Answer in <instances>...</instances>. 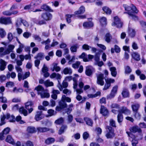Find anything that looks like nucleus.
<instances>
[{
	"instance_id": "nucleus-1",
	"label": "nucleus",
	"mask_w": 146,
	"mask_h": 146,
	"mask_svg": "<svg viewBox=\"0 0 146 146\" xmlns=\"http://www.w3.org/2000/svg\"><path fill=\"white\" fill-rule=\"evenodd\" d=\"M74 82L73 83V88L76 91L78 94H81L83 92V90L82 88L84 85L83 83L82 82H80L79 84V86L80 88L79 89H77L78 84L77 83V80L76 78H72V76H68L65 77V80L66 81H70L72 80Z\"/></svg>"
},
{
	"instance_id": "nucleus-2",
	"label": "nucleus",
	"mask_w": 146,
	"mask_h": 146,
	"mask_svg": "<svg viewBox=\"0 0 146 146\" xmlns=\"http://www.w3.org/2000/svg\"><path fill=\"white\" fill-rule=\"evenodd\" d=\"M15 47L14 45L11 44L9 45L7 48L5 50L3 47H0V56H2L9 54L13 51Z\"/></svg>"
},
{
	"instance_id": "nucleus-3",
	"label": "nucleus",
	"mask_w": 146,
	"mask_h": 146,
	"mask_svg": "<svg viewBox=\"0 0 146 146\" xmlns=\"http://www.w3.org/2000/svg\"><path fill=\"white\" fill-rule=\"evenodd\" d=\"M130 131L131 132L135 133L138 132L139 133V136H136L135 137V139L137 138L138 139H142V135L141 133V130L137 126H133L131 127L129 129Z\"/></svg>"
},
{
	"instance_id": "nucleus-4",
	"label": "nucleus",
	"mask_w": 146,
	"mask_h": 146,
	"mask_svg": "<svg viewBox=\"0 0 146 146\" xmlns=\"http://www.w3.org/2000/svg\"><path fill=\"white\" fill-rule=\"evenodd\" d=\"M114 21L112 23L111 25L113 26L116 27L118 28H121L123 25L122 23L121 22L120 19L117 16L113 18Z\"/></svg>"
},
{
	"instance_id": "nucleus-5",
	"label": "nucleus",
	"mask_w": 146,
	"mask_h": 146,
	"mask_svg": "<svg viewBox=\"0 0 146 146\" xmlns=\"http://www.w3.org/2000/svg\"><path fill=\"white\" fill-rule=\"evenodd\" d=\"M106 129H108V132L106 134V136L107 138H111L114 137L115 134L114 133V131L112 129V128L109 126H107L106 127Z\"/></svg>"
},
{
	"instance_id": "nucleus-6",
	"label": "nucleus",
	"mask_w": 146,
	"mask_h": 146,
	"mask_svg": "<svg viewBox=\"0 0 146 146\" xmlns=\"http://www.w3.org/2000/svg\"><path fill=\"white\" fill-rule=\"evenodd\" d=\"M0 23L5 25L12 24L11 18L10 17L1 18H0Z\"/></svg>"
},
{
	"instance_id": "nucleus-7",
	"label": "nucleus",
	"mask_w": 146,
	"mask_h": 146,
	"mask_svg": "<svg viewBox=\"0 0 146 146\" xmlns=\"http://www.w3.org/2000/svg\"><path fill=\"white\" fill-rule=\"evenodd\" d=\"M117 89L118 86H115L113 87L109 95L107 96V98L111 99L114 98L117 93Z\"/></svg>"
},
{
	"instance_id": "nucleus-8",
	"label": "nucleus",
	"mask_w": 146,
	"mask_h": 146,
	"mask_svg": "<svg viewBox=\"0 0 146 146\" xmlns=\"http://www.w3.org/2000/svg\"><path fill=\"white\" fill-rule=\"evenodd\" d=\"M94 68L91 66H88L86 67V74L88 76L92 75L94 71Z\"/></svg>"
},
{
	"instance_id": "nucleus-9",
	"label": "nucleus",
	"mask_w": 146,
	"mask_h": 146,
	"mask_svg": "<svg viewBox=\"0 0 146 146\" xmlns=\"http://www.w3.org/2000/svg\"><path fill=\"white\" fill-rule=\"evenodd\" d=\"M97 83L101 86H103L104 84V75L102 74H99L97 76Z\"/></svg>"
},
{
	"instance_id": "nucleus-10",
	"label": "nucleus",
	"mask_w": 146,
	"mask_h": 146,
	"mask_svg": "<svg viewBox=\"0 0 146 146\" xmlns=\"http://www.w3.org/2000/svg\"><path fill=\"white\" fill-rule=\"evenodd\" d=\"M43 118L42 112L41 111H37L35 115L34 119L36 121L41 120Z\"/></svg>"
},
{
	"instance_id": "nucleus-11",
	"label": "nucleus",
	"mask_w": 146,
	"mask_h": 146,
	"mask_svg": "<svg viewBox=\"0 0 146 146\" xmlns=\"http://www.w3.org/2000/svg\"><path fill=\"white\" fill-rule=\"evenodd\" d=\"M38 95H40L42 98H48L50 96L49 94L47 92L46 90H44L41 92H39Z\"/></svg>"
},
{
	"instance_id": "nucleus-12",
	"label": "nucleus",
	"mask_w": 146,
	"mask_h": 146,
	"mask_svg": "<svg viewBox=\"0 0 146 146\" xmlns=\"http://www.w3.org/2000/svg\"><path fill=\"white\" fill-rule=\"evenodd\" d=\"M52 94L51 95L52 98L54 100H56L57 99V94H60V92L58 90L52 88Z\"/></svg>"
},
{
	"instance_id": "nucleus-13",
	"label": "nucleus",
	"mask_w": 146,
	"mask_h": 146,
	"mask_svg": "<svg viewBox=\"0 0 146 146\" xmlns=\"http://www.w3.org/2000/svg\"><path fill=\"white\" fill-rule=\"evenodd\" d=\"M131 56L135 60L139 61L140 60V55L138 52H133L131 54Z\"/></svg>"
},
{
	"instance_id": "nucleus-14",
	"label": "nucleus",
	"mask_w": 146,
	"mask_h": 146,
	"mask_svg": "<svg viewBox=\"0 0 146 146\" xmlns=\"http://www.w3.org/2000/svg\"><path fill=\"white\" fill-rule=\"evenodd\" d=\"M36 129L38 133H43L45 132L50 130V129L46 127H38L36 128Z\"/></svg>"
},
{
	"instance_id": "nucleus-15",
	"label": "nucleus",
	"mask_w": 146,
	"mask_h": 146,
	"mask_svg": "<svg viewBox=\"0 0 146 146\" xmlns=\"http://www.w3.org/2000/svg\"><path fill=\"white\" fill-rule=\"evenodd\" d=\"M85 8L83 6H81L78 10L74 12L75 15H78L83 14L85 12Z\"/></svg>"
},
{
	"instance_id": "nucleus-16",
	"label": "nucleus",
	"mask_w": 146,
	"mask_h": 146,
	"mask_svg": "<svg viewBox=\"0 0 146 146\" xmlns=\"http://www.w3.org/2000/svg\"><path fill=\"white\" fill-rule=\"evenodd\" d=\"M27 132L29 133L32 134L36 132V129L33 126H28L26 130Z\"/></svg>"
},
{
	"instance_id": "nucleus-17",
	"label": "nucleus",
	"mask_w": 146,
	"mask_h": 146,
	"mask_svg": "<svg viewBox=\"0 0 146 146\" xmlns=\"http://www.w3.org/2000/svg\"><path fill=\"white\" fill-rule=\"evenodd\" d=\"M5 141L13 145H14L15 144L14 139L10 135H9L7 136L5 139Z\"/></svg>"
},
{
	"instance_id": "nucleus-18",
	"label": "nucleus",
	"mask_w": 146,
	"mask_h": 146,
	"mask_svg": "<svg viewBox=\"0 0 146 146\" xmlns=\"http://www.w3.org/2000/svg\"><path fill=\"white\" fill-rule=\"evenodd\" d=\"M52 17V15L49 13H43L42 15V18L46 21L50 19Z\"/></svg>"
},
{
	"instance_id": "nucleus-19",
	"label": "nucleus",
	"mask_w": 146,
	"mask_h": 146,
	"mask_svg": "<svg viewBox=\"0 0 146 146\" xmlns=\"http://www.w3.org/2000/svg\"><path fill=\"white\" fill-rule=\"evenodd\" d=\"M123 6L125 9V10L128 11L127 12H125L124 13H127L129 15H132L131 12V6H130L125 4L123 5Z\"/></svg>"
},
{
	"instance_id": "nucleus-20",
	"label": "nucleus",
	"mask_w": 146,
	"mask_h": 146,
	"mask_svg": "<svg viewBox=\"0 0 146 146\" xmlns=\"http://www.w3.org/2000/svg\"><path fill=\"white\" fill-rule=\"evenodd\" d=\"M100 113L104 116H106L108 114V112L106 108L101 106L100 110Z\"/></svg>"
},
{
	"instance_id": "nucleus-21",
	"label": "nucleus",
	"mask_w": 146,
	"mask_h": 146,
	"mask_svg": "<svg viewBox=\"0 0 146 146\" xmlns=\"http://www.w3.org/2000/svg\"><path fill=\"white\" fill-rule=\"evenodd\" d=\"M19 112L22 114H23L24 116H27L28 115L27 111L26 110L24 107H21L19 109Z\"/></svg>"
},
{
	"instance_id": "nucleus-22",
	"label": "nucleus",
	"mask_w": 146,
	"mask_h": 146,
	"mask_svg": "<svg viewBox=\"0 0 146 146\" xmlns=\"http://www.w3.org/2000/svg\"><path fill=\"white\" fill-rule=\"evenodd\" d=\"M6 118L9 119V121L11 122H13L15 120V117L13 115H11L9 113L6 114Z\"/></svg>"
},
{
	"instance_id": "nucleus-23",
	"label": "nucleus",
	"mask_w": 146,
	"mask_h": 146,
	"mask_svg": "<svg viewBox=\"0 0 146 146\" xmlns=\"http://www.w3.org/2000/svg\"><path fill=\"white\" fill-rule=\"evenodd\" d=\"M100 22L102 26H105L107 23V19L106 18L104 17H101L100 19Z\"/></svg>"
},
{
	"instance_id": "nucleus-24",
	"label": "nucleus",
	"mask_w": 146,
	"mask_h": 146,
	"mask_svg": "<svg viewBox=\"0 0 146 146\" xmlns=\"http://www.w3.org/2000/svg\"><path fill=\"white\" fill-rule=\"evenodd\" d=\"M83 25L84 28H90L93 27L94 24L92 22L90 21L84 23Z\"/></svg>"
},
{
	"instance_id": "nucleus-25",
	"label": "nucleus",
	"mask_w": 146,
	"mask_h": 146,
	"mask_svg": "<svg viewBox=\"0 0 146 146\" xmlns=\"http://www.w3.org/2000/svg\"><path fill=\"white\" fill-rule=\"evenodd\" d=\"M115 52L117 53H119L120 52V48L118 46L116 45L114 46V49L113 48H111V53H113Z\"/></svg>"
},
{
	"instance_id": "nucleus-26",
	"label": "nucleus",
	"mask_w": 146,
	"mask_h": 146,
	"mask_svg": "<svg viewBox=\"0 0 146 146\" xmlns=\"http://www.w3.org/2000/svg\"><path fill=\"white\" fill-rule=\"evenodd\" d=\"M67 126L66 125H62L59 130L58 134L60 135H61L64 133L65 130L67 129Z\"/></svg>"
},
{
	"instance_id": "nucleus-27",
	"label": "nucleus",
	"mask_w": 146,
	"mask_h": 146,
	"mask_svg": "<svg viewBox=\"0 0 146 146\" xmlns=\"http://www.w3.org/2000/svg\"><path fill=\"white\" fill-rule=\"evenodd\" d=\"M52 65L53 67L51 69L52 71H54L55 70L56 72H58L60 70V68L57 66V64L53 63Z\"/></svg>"
},
{
	"instance_id": "nucleus-28",
	"label": "nucleus",
	"mask_w": 146,
	"mask_h": 146,
	"mask_svg": "<svg viewBox=\"0 0 146 146\" xmlns=\"http://www.w3.org/2000/svg\"><path fill=\"white\" fill-rule=\"evenodd\" d=\"M72 70L70 68H66L63 70V72L65 74H71L72 73Z\"/></svg>"
},
{
	"instance_id": "nucleus-29",
	"label": "nucleus",
	"mask_w": 146,
	"mask_h": 146,
	"mask_svg": "<svg viewBox=\"0 0 146 146\" xmlns=\"http://www.w3.org/2000/svg\"><path fill=\"white\" fill-rule=\"evenodd\" d=\"M102 10L107 14L110 15L111 13V9L107 6H104L102 7Z\"/></svg>"
},
{
	"instance_id": "nucleus-30",
	"label": "nucleus",
	"mask_w": 146,
	"mask_h": 146,
	"mask_svg": "<svg viewBox=\"0 0 146 146\" xmlns=\"http://www.w3.org/2000/svg\"><path fill=\"white\" fill-rule=\"evenodd\" d=\"M128 33L130 36L131 37H133L135 35V31L133 29L129 28Z\"/></svg>"
},
{
	"instance_id": "nucleus-31",
	"label": "nucleus",
	"mask_w": 146,
	"mask_h": 146,
	"mask_svg": "<svg viewBox=\"0 0 146 146\" xmlns=\"http://www.w3.org/2000/svg\"><path fill=\"white\" fill-rule=\"evenodd\" d=\"M55 141V140L54 138L50 137L46 139L45 142L46 144L49 145L53 143Z\"/></svg>"
},
{
	"instance_id": "nucleus-32",
	"label": "nucleus",
	"mask_w": 146,
	"mask_h": 146,
	"mask_svg": "<svg viewBox=\"0 0 146 146\" xmlns=\"http://www.w3.org/2000/svg\"><path fill=\"white\" fill-rule=\"evenodd\" d=\"M61 100L62 101L64 102L70 103L71 102V99L70 98L66 96L65 95H62Z\"/></svg>"
},
{
	"instance_id": "nucleus-33",
	"label": "nucleus",
	"mask_w": 146,
	"mask_h": 146,
	"mask_svg": "<svg viewBox=\"0 0 146 146\" xmlns=\"http://www.w3.org/2000/svg\"><path fill=\"white\" fill-rule=\"evenodd\" d=\"M101 92H98L94 94H89L88 95V97L89 98H96L98 96H100Z\"/></svg>"
},
{
	"instance_id": "nucleus-34",
	"label": "nucleus",
	"mask_w": 146,
	"mask_h": 146,
	"mask_svg": "<svg viewBox=\"0 0 146 146\" xmlns=\"http://www.w3.org/2000/svg\"><path fill=\"white\" fill-rule=\"evenodd\" d=\"M79 57L80 58H82L84 62H86L89 61L87 58V55H86V54L84 52L82 53V54L79 56Z\"/></svg>"
},
{
	"instance_id": "nucleus-35",
	"label": "nucleus",
	"mask_w": 146,
	"mask_h": 146,
	"mask_svg": "<svg viewBox=\"0 0 146 146\" xmlns=\"http://www.w3.org/2000/svg\"><path fill=\"white\" fill-rule=\"evenodd\" d=\"M64 119L62 117H61L56 119L54 121V123L57 125H60L63 123Z\"/></svg>"
},
{
	"instance_id": "nucleus-36",
	"label": "nucleus",
	"mask_w": 146,
	"mask_h": 146,
	"mask_svg": "<svg viewBox=\"0 0 146 146\" xmlns=\"http://www.w3.org/2000/svg\"><path fill=\"white\" fill-rule=\"evenodd\" d=\"M41 0H33L31 3L32 6H36L39 5L41 3Z\"/></svg>"
},
{
	"instance_id": "nucleus-37",
	"label": "nucleus",
	"mask_w": 146,
	"mask_h": 146,
	"mask_svg": "<svg viewBox=\"0 0 146 146\" xmlns=\"http://www.w3.org/2000/svg\"><path fill=\"white\" fill-rule=\"evenodd\" d=\"M84 120L86 121L87 124L88 125L92 126L93 124L92 120L89 118L85 117L84 118Z\"/></svg>"
},
{
	"instance_id": "nucleus-38",
	"label": "nucleus",
	"mask_w": 146,
	"mask_h": 146,
	"mask_svg": "<svg viewBox=\"0 0 146 146\" xmlns=\"http://www.w3.org/2000/svg\"><path fill=\"white\" fill-rule=\"evenodd\" d=\"M123 96L124 98H127L129 97V91L126 89L124 90L121 93Z\"/></svg>"
},
{
	"instance_id": "nucleus-39",
	"label": "nucleus",
	"mask_w": 146,
	"mask_h": 146,
	"mask_svg": "<svg viewBox=\"0 0 146 146\" xmlns=\"http://www.w3.org/2000/svg\"><path fill=\"white\" fill-rule=\"evenodd\" d=\"M110 70L111 71V74L112 76L115 77L117 74V72L115 68V67L110 68Z\"/></svg>"
},
{
	"instance_id": "nucleus-40",
	"label": "nucleus",
	"mask_w": 146,
	"mask_h": 146,
	"mask_svg": "<svg viewBox=\"0 0 146 146\" xmlns=\"http://www.w3.org/2000/svg\"><path fill=\"white\" fill-rule=\"evenodd\" d=\"M44 54L42 53H38L37 55L35 56V58L36 59H39L40 60H41L43 59L44 58Z\"/></svg>"
},
{
	"instance_id": "nucleus-41",
	"label": "nucleus",
	"mask_w": 146,
	"mask_h": 146,
	"mask_svg": "<svg viewBox=\"0 0 146 146\" xmlns=\"http://www.w3.org/2000/svg\"><path fill=\"white\" fill-rule=\"evenodd\" d=\"M78 48V45L77 44H75L72 46L70 48V49L72 52H76L77 49Z\"/></svg>"
},
{
	"instance_id": "nucleus-42",
	"label": "nucleus",
	"mask_w": 146,
	"mask_h": 146,
	"mask_svg": "<svg viewBox=\"0 0 146 146\" xmlns=\"http://www.w3.org/2000/svg\"><path fill=\"white\" fill-rule=\"evenodd\" d=\"M59 106L61 107V108H62L63 109L66 108L67 107V104L66 103L63 101H62L61 100V101H60L59 103Z\"/></svg>"
},
{
	"instance_id": "nucleus-43",
	"label": "nucleus",
	"mask_w": 146,
	"mask_h": 146,
	"mask_svg": "<svg viewBox=\"0 0 146 146\" xmlns=\"http://www.w3.org/2000/svg\"><path fill=\"white\" fill-rule=\"evenodd\" d=\"M139 105L138 104H135L131 106L132 108L133 111L134 112H137L139 108Z\"/></svg>"
},
{
	"instance_id": "nucleus-44",
	"label": "nucleus",
	"mask_w": 146,
	"mask_h": 146,
	"mask_svg": "<svg viewBox=\"0 0 146 146\" xmlns=\"http://www.w3.org/2000/svg\"><path fill=\"white\" fill-rule=\"evenodd\" d=\"M74 106V105L73 104H70L68 108L66 109V112L68 114H70L72 110V108Z\"/></svg>"
},
{
	"instance_id": "nucleus-45",
	"label": "nucleus",
	"mask_w": 146,
	"mask_h": 146,
	"mask_svg": "<svg viewBox=\"0 0 146 146\" xmlns=\"http://www.w3.org/2000/svg\"><path fill=\"white\" fill-rule=\"evenodd\" d=\"M22 21H23V19L21 18L17 19L16 23V26L17 27H18L21 25V23H22Z\"/></svg>"
},
{
	"instance_id": "nucleus-46",
	"label": "nucleus",
	"mask_w": 146,
	"mask_h": 146,
	"mask_svg": "<svg viewBox=\"0 0 146 146\" xmlns=\"http://www.w3.org/2000/svg\"><path fill=\"white\" fill-rule=\"evenodd\" d=\"M6 33L3 28H0V36L1 38H3L6 35Z\"/></svg>"
},
{
	"instance_id": "nucleus-47",
	"label": "nucleus",
	"mask_w": 146,
	"mask_h": 146,
	"mask_svg": "<svg viewBox=\"0 0 146 146\" xmlns=\"http://www.w3.org/2000/svg\"><path fill=\"white\" fill-rule=\"evenodd\" d=\"M35 89L38 91V95L39 92H41L44 90V88L40 85H38L35 88Z\"/></svg>"
},
{
	"instance_id": "nucleus-48",
	"label": "nucleus",
	"mask_w": 146,
	"mask_h": 146,
	"mask_svg": "<svg viewBox=\"0 0 146 146\" xmlns=\"http://www.w3.org/2000/svg\"><path fill=\"white\" fill-rule=\"evenodd\" d=\"M53 83L52 82H50L49 80H47L44 82V85L47 87L51 86H53Z\"/></svg>"
},
{
	"instance_id": "nucleus-49",
	"label": "nucleus",
	"mask_w": 146,
	"mask_h": 146,
	"mask_svg": "<svg viewBox=\"0 0 146 146\" xmlns=\"http://www.w3.org/2000/svg\"><path fill=\"white\" fill-rule=\"evenodd\" d=\"M23 90L21 88H17L16 87H14L13 90L14 93H22L23 92Z\"/></svg>"
},
{
	"instance_id": "nucleus-50",
	"label": "nucleus",
	"mask_w": 146,
	"mask_h": 146,
	"mask_svg": "<svg viewBox=\"0 0 146 146\" xmlns=\"http://www.w3.org/2000/svg\"><path fill=\"white\" fill-rule=\"evenodd\" d=\"M125 73L126 74H129L132 71L130 67L128 66H126L125 67Z\"/></svg>"
},
{
	"instance_id": "nucleus-51",
	"label": "nucleus",
	"mask_w": 146,
	"mask_h": 146,
	"mask_svg": "<svg viewBox=\"0 0 146 146\" xmlns=\"http://www.w3.org/2000/svg\"><path fill=\"white\" fill-rule=\"evenodd\" d=\"M47 113L48 114V116H51L55 115L56 113L54 110L50 109L48 110Z\"/></svg>"
},
{
	"instance_id": "nucleus-52",
	"label": "nucleus",
	"mask_w": 146,
	"mask_h": 146,
	"mask_svg": "<svg viewBox=\"0 0 146 146\" xmlns=\"http://www.w3.org/2000/svg\"><path fill=\"white\" fill-rule=\"evenodd\" d=\"M111 38V36L109 33H107L105 36V40L107 42H109Z\"/></svg>"
},
{
	"instance_id": "nucleus-53",
	"label": "nucleus",
	"mask_w": 146,
	"mask_h": 146,
	"mask_svg": "<svg viewBox=\"0 0 146 146\" xmlns=\"http://www.w3.org/2000/svg\"><path fill=\"white\" fill-rule=\"evenodd\" d=\"M22 117L20 115L17 116L16 118V120L17 122H19L21 124H23L25 122L24 121L21 120Z\"/></svg>"
},
{
	"instance_id": "nucleus-54",
	"label": "nucleus",
	"mask_w": 146,
	"mask_h": 146,
	"mask_svg": "<svg viewBox=\"0 0 146 146\" xmlns=\"http://www.w3.org/2000/svg\"><path fill=\"white\" fill-rule=\"evenodd\" d=\"M25 107L26 109H27L29 106H31L33 105V103L31 101H28L25 104Z\"/></svg>"
},
{
	"instance_id": "nucleus-55",
	"label": "nucleus",
	"mask_w": 146,
	"mask_h": 146,
	"mask_svg": "<svg viewBox=\"0 0 146 146\" xmlns=\"http://www.w3.org/2000/svg\"><path fill=\"white\" fill-rule=\"evenodd\" d=\"M63 93L64 94H66L67 95H70L71 93V90L68 89L66 88L62 90Z\"/></svg>"
},
{
	"instance_id": "nucleus-56",
	"label": "nucleus",
	"mask_w": 146,
	"mask_h": 146,
	"mask_svg": "<svg viewBox=\"0 0 146 146\" xmlns=\"http://www.w3.org/2000/svg\"><path fill=\"white\" fill-rule=\"evenodd\" d=\"M73 15H74L67 14L66 15V20L67 23H70L71 22V18Z\"/></svg>"
},
{
	"instance_id": "nucleus-57",
	"label": "nucleus",
	"mask_w": 146,
	"mask_h": 146,
	"mask_svg": "<svg viewBox=\"0 0 146 146\" xmlns=\"http://www.w3.org/2000/svg\"><path fill=\"white\" fill-rule=\"evenodd\" d=\"M118 122L119 123L123 121V117L122 114L119 113L118 114L117 116Z\"/></svg>"
},
{
	"instance_id": "nucleus-58",
	"label": "nucleus",
	"mask_w": 146,
	"mask_h": 146,
	"mask_svg": "<svg viewBox=\"0 0 146 146\" xmlns=\"http://www.w3.org/2000/svg\"><path fill=\"white\" fill-rule=\"evenodd\" d=\"M110 125L113 127H116L115 122V120L113 119H111L110 120Z\"/></svg>"
},
{
	"instance_id": "nucleus-59",
	"label": "nucleus",
	"mask_w": 146,
	"mask_h": 146,
	"mask_svg": "<svg viewBox=\"0 0 146 146\" xmlns=\"http://www.w3.org/2000/svg\"><path fill=\"white\" fill-rule=\"evenodd\" d=\"M80 64V62L79 61H77L75 63L72 64V67L74 68H77L79 66Z\"/></svg>"
},
{
	"instance_id": "nucleus-60",
	"label": "nucleus",
	"mask_w": 146,
	"mask_h": 146,
	"mask_svg": "<svg viewBox=\"0 0 146 146\" xmlns=\"http://www.w3.org/2000/svg\"><path fill=\"white\" fill-rule=\"evenodd\" d=\"M23 46L22 44L19 45V47L17 50L16 52L18 53H20L23 51Z\"/></svg>"
},
{
	"instance_id": "nucleus-61",
	"label": "nucleus",
	"mask_w": 146,
	"mask_h": 146,
	"mask_svg": "<svg viewBox=\"0 0 146 146\" xmlns=\"http://www.w3.org/2000/svg\"><path fill=\"white\" fill-rule=\"evenodd\" d=\"M30 75V73L29 72H27L23 75V80H24L28 77Z\"/></svg>"
},
{
	"instance_id": "nucleus-62",
	"label": "nucleus",
	"mask_w": 146,
	"mask_h": 146,
	"mask_svg": "<svg viewBox=\"0 0 146 146\" xmlns=\"http://www.w3.org/2000/svg\"><path fill=\"white\" fill-rule=\"evenodd\" d=\"M123 111L122 112L126 114H130V111L127 109L126 107H123Z\"/></svg>"
},
{
	"instance_id": "nucleus-63",
	"label": "nucleus",
	"mask_w": 146,
	"mask_h": 146,
	"mask_svg": "<svg viewBox=\"0 0 146 146\" xmlns=\"http://www.w3.org/2000/svg\"><path fill=\"white\" fill-rule=\"evenodd\" d=\"M48 71V68L45 64H44L42 69V71L43 73H45L47 72Z\"/></svg>"
},
{
	"instance_id": "nucleus-64",
	"label": "nucleus",
	"mask_w": 146,
	"mask_h": 146,
	"mask_svg": "<svg viewBox=\"0 0 146 146\" xmlns=\"http://www.w3.org/2000/svg\"><path fill=\"white\" fill-rule=\"evenodd\" d=\"M24 146H34V145L32 141H28L25 143Z\"/></svg>"
}]
</instances>
